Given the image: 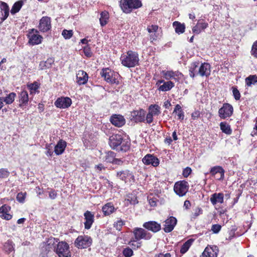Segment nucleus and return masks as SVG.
Segmentation results:
<instances>
[{
    "label": "nucleus",
    "mask_w": 257,
    "mask_h": 257,
    "mask_svg": "<svg viewBox=\"0 0 257 257\" xmlns=\"http://www.w3.org/2000/svg\"><path fill=\"white\" fill-rule=\"evenodd\" d=\"M123 140L122 136L120 134H113L110 137L109 139V144L110 147L113 149H116L123 152H126L130 149V144L127 142L125 144L122 141Z\"/></svg>",
    "instance_id": "1"
},
{
    "label": "nucleus",
    "mask_w": 257,
    "mask_h": 257,
    "mask_svg": "<svg viewBox=\"0 0 257 257\" xmlns=\"http://www.w3.org/2000/svg\"><path fill=\"white\" fill-rule=\"evenodd\" d=\"M120 59L122 65L128 68L136 66L139 61L138 54L132 51H128L126 54L121 55Z\"/></svg>",
    "instance_id": "2"
},
{
    "label": "nucleus",
    "mask_w": 257,
    "mask_h": 257,
    "mask_svg": "<svg viewBox=\"0 0 257 257\" xmlns=\"http://www.w3.org/2000/svg\"><path fill=\"white\" fill-rule=\"evenodd\" d=\"M119 6L126 14L131 13L134 9H137L142 6L141 0H120Z\"/></svg>",
    "instance_id": "3"
},
{
    "label": "nucleus",
    "mask_w": 257,
    "mask_h": 257,
    "mask_svg": "<svg viewBox=\"0 0 257 257\" xmlns=\"http://www.w3.org/2000/svg\"><path fill=\"white\" fill-rule=\"evenodd\" d=\"M101 76L105 81L111 84L117 85L119 83V75L118 73L115 72L108 68H103L101 72Z\"/></svg>",
    "instance_id": "4"
},
{
    "label": "nucleus",
    "mask_w": 257,
    "mask_h": 257,
    "mask_svg": "<svg viewBox=\"0 0 257 257\" xmlns=\"http://www.w3.org/2000/svg\"><path fill=\"white\" fill-rule=\"evenodd\" d=\"M54 252L58 257H71L69 244L65 241H59L54 247Z\"/></svg>",
    "instance_id": "5"
},
{
    "label": "nucleus",
    "mask_w": 257,
    "mask_h": 257,
    "mask_svg": "<svg viewBox=\"0 0 257 257\" xmlns=\"http://www.w3.org/2000/svg\"><path fill=\"white\" fill-rule=\"evenodd\" d=\"M92 238L86 235H79L74 241V245L79 249L86 248L91 245Z\"/></svg>",
    "instance_id": "6"
},
{
    "label": "nucleus",
    "mask_w": 257,
    "mask_h": 257,
    "mask_svg": "<svg viewBox=\"0 0 257 257\" xmlns=\"http://www.w3.org/2000/svg\"><path fill=\"white\" fill-rule=\"evenodd\" d=\"M189 188V185L188 182L182 180L179 181L175 183L174 191L179 197L185 196Z\"/></svg>",
    "instance_id": "7"
},
{
    "label": "nucleus",
    "mask_w": 257,
    "mask_h": 257,
    "mask_svg": "<svg viewBox=\"0 0 257 257\" xmlns=\"http://www.w3.org/2000/svg\"><path fill=\"white\" fill-rule=\"evenodd\" d=\"M39 33V31L34 29L29 30L27 35V37L29 38V44L34 46L39 45L42 43L43 38Z\"/></svg>",
    "instance_id": "8"
},
{
    "label": "nucleus",
    "mask_w": 257,
    "mask_h": 257,
    "mask_svg": "<svg viewBox=\"0 0 257 257\" xmlns=\"http://www.w3.org/2000/svg\"><path fill=\"white\" fill-rule=\"evenodd\" d=\"M134 237L141 241V239L149 240L152 237V234L145 229L136 227L133 229Z\"/></svg>",
    "instance_id": "9"
},
{
    "label": "nucleus",
    "mask_w": 257,
    "mask_h": 257,
    "mask_svg": "<svg viewBox=\"0 0 257 257\" xmlns=\"http://www.w3.org/2000/svg\"><path fill=\"white\" fill-rule=\"evenodd\" d=\"M233 112V106L229 103H224L218 110V115L221 119H226L230 117Z\"/></svg>",
    "instance_id": "10"
},
{
    "label": "nucleus",
    "mask_w": 257,
    "mask_h": 257,
    "mask_svg": "<svg viewBox=\"0 0 257 257\" xmlns=\"http://www.w3.org/2000/svg\"><path fill=\"white\" fill-rule=\"evenodd\" d=\"M116 176L120 180L126 182H134L135 181V177L133 173L128 170H123L117 171Z\"/></svg>",
    "instance_id": "11"
},
{
    "label": "nucleus",
    "mask_w": 257,
    "mask_h": 257,
    "mask_svg": "<svg viewBox=\"0 0 257 257\" xmlns=\"http://www.w3.org/2000/svg\"><path fill=\"white\" fill-rule=\"evenodd\" d=\"M146 111L143 109L135 110L131 112L130 118L136 123L145 121Z\"/></svg>",
    "instance_id": "12"
},
{
    "label": "nucleus",
    "mask_w": 257,
    "mask_h": 257,
    "mask_svg": "<svg viewBox=\"0 0 257 257\" xmlns=\"http://www.w3.org/2000/svg\"><path fill=\"white\" fill-rule=\"evenodd\" d=\"M38 29L41 32H47L51 29V18L47 16L43 17L40 20Z\"/></svg>",
    "instance_id": "13"
},
{
    "label": "nucleus",
    "mask_w": 257,
    "mask_h": 257,
    "mask_svg": "<svg viewBox=\"0 0 257 257\" xmlns=\"http://www.w3.org/2000/svg\"><path fill=\"white\" fill-rule=\"evenodd\" d=\"M162 74L166 80L174 79L176 81H179L183 77V74L178 71L172 70L162 71Z\"/></svg>",
    "instance_id": "14"
},
{
    "label": "nucleus",
    "mask_w": 257,
    "mask_h": 257,
    "mask_svg": "<svg viewBox=\"0 0 257 257\" xmlns=\"http://www.w3.org/2000/svg\"><path fill=\"white\" fill-rule=\"evenodd\" d=\"M142 162L145 165H152L153 167H157L160 164L159 159L153 154H147L142 159Z\"/></svg>",
    "instance_id": "15"
},
{
    "label": "nucleus",
    "mask_w": 257,
    "mask_h": 257,
    "mask_svg": "<svg viewBox=\"0 0 257 257\" xmlns=\"http://www.w3.org/2000/svg\"><path fill=\"white\" fill-rule=\"evenodd\" d=\"M71 104L72 100L68 97H61L58 98L54 103L56 107L62 109L68 108Z\"/></svg>",
    "instance_id": "16"
},
{
    "label": "nucleus",
    "mask_w": 257,
    "mask_h": 257,
    "mask_svg": "<svg viewBox=\"0 0 257 257\" xmlns=\"http://www.w3.org/2000/svg\"><path fill=\"white\" fill-rule=\"evenodd\" d=\"M143 226L148 230L156 233L161 229V225L155 221H149L145 222Z\"/></svg>",
    "instance_id": "17"
},
{
    "label": "nucleus",
    "mask_w": 257,
    "mask_h": 257,
    "mask_svg": "<svg viewBox=\"0 0 257 257\" xmlns=\"http://www.w3.org/2000/svg\"><path fill=\"white\" fill-rule=\"evenodd\" d=\"M177 222V219L173 216H170L165 221L164 231L166 233L171 232L174 228Z\"/></svg>",
    "instance_id": "18"
},
{
    "label": "nucleus",
    "mask_w": 257,
    "mask_h": 257,
    "mask_svg": "<svg viewBox=\"0 0 257 257\" xmlns=\"http://www.w3.org/2000/svg\"><path fill=\"white\" fill-rule=\"evenodd\" d=\"M156 85L158 86L159 91H167L174 86V84L171 81L165 82L164 80H159L156 83Z\"/></svg>",
    "instance_id": "19"
},
{
    "label": "nucleus",
    "mask_w": 257,
    "mask_h": 257,
    "mask_svg": "<svg viewBox=\"0 0 257 257\" xmlns=\"http://www.w3.org/2000/svg\"><path fill=\"white\" fill-rule=\"evenodd\" d=\"M218 252V249L216 246H208L205 248L201 257H217Z\"/></svg>",
    "instance_id": "20"
},
{
    "label": "nucleus",
    "mask_w": 257,
    "mask_h": 257,
    "mask_svg": "<svg viewBox=\"0 0 257 257\" xmlns=\"http://www.w3.org/2000/svg\"><path fill=\"white\" fill-rule=\"evenodd\" d=\"M208 26V23L204 19H200L198 21L196 25L193 27L192 32L195 34H199L202 31L207 28Z\"/></svg>",
    "instance_id": "21"
},
{
    "label": "nucleus",
    "mask_w": 257,
    "mask_h": 257,
    "mask_svg": "<svg viewBox=\"0 0 257 257\" xmlns=\"http://www.w3.org/2000/svg\"><path fill=\"white\" fill-rule=\"evenodd\" d=\"M110 121L112 124L117 127L122 126L125 122L123 116L119 114H114L111 116Z\"/></svg>",
    "instance_id": "22"
},
{
    "label": "nucleus",
    "mask_w": 257,
    "mask_h": 257,
    "mask_svg": "<svg viewBox=\"0 0 257 257\" xmlns=\"http://www.w3.org/2000/svg\"><path fill=\"white\" fill-rule=\"evenodd\" d=\"M84 219L85 221L84 222V227L86 229H89L91 228L92 224L94 222V216L90 211H87L84 214Z\"/></svg>",
    "instance_id": "23"
},
{
    "label": "nucleus",
    "mask_w": 257,
    "mask_h": 257,
    "mask_svg": "<svg viewBox=\"0 0 257 257\" xmlns=\"http://www.w3.org/2000/svg\"><path fill=\"white\" fill-rule=\"evenodd\" d=\"M210 68L211 67L209 63H201L198 71V73H199L198 75L206 77L209 76L211 72Z\"/></svg>",
    "instance_id": "24"
},
{
    "label": "nucleus",
    "mask_w": 257,
    "mask_h": 257,
    "mask_svg": "<svg viewBox=\"0 0 257 257\" xmlns=\"http://www.w3.org/2000/svg\"><path fill=\"white\" fill-rule=\"evenodd\" d=\"M67 146V143L66 141L61 139L60 140L56 145L54 147V153L57 155H60L62 154Z\"/></svg>",
    "instance_id": "25"
},
{
    "label": "nucleus",
    "mask_w": 257,
    "mask_h": 257,
    "mask_svg": "<svg viewBox=\"0 0 257 257\" xmlns=\"http://www.w3.org/2000/svg\"><path fill=\"white\" fill-rule=\"evenodd\" d=\"M224 170L223 168L219 166H216L212 167L210 170V174L212 176H215L217 174L220 175V176L217 178L219 180H222L224 177Z\"/></svg>",
    "instance_id": "26"
},
{
    "label": "nucleus",
    "mask_w": 257,
    "mask_h": 257,
    "mask_svg": "<svg viewBox=\"0 0 257 257\" xmlns=\"http://www.w3.org/2000/svg\"><path fill=\"white\" fill-rule=\"evenodd\" d=\"M19 106L23 107V106L27 105L29 101V95L28 93L26 90L22 91L19 94Z\"/></svg>",
    "instance_id": "27"
},
{
    "label": "nucleus",
    "mask_w": 257,
    "mask_h": 257,
    "mask_svg": "<svg viewBox=\"0 0 257 257\" xmlns=\"http://www.w3.org/2000/svg\"><path fill=\"white\" fill-rule=\"evenodd\" d=\"M11 208L7 205H4L0 207V217L3 219L9 220H10L12 215L9 213Z\"/></svg>",
    "instance_id": "28"
},
{
    "label": "nucleus",
    "mask_w": 257,
    "mask_h": 257,
    "mask_svg": "<svg viewBox=\"0 0 257 257\" xmlns=\"http://www.w3.org/2000/svg\"><path fill=\"white\" fill-rule=\"evenodd\" d=\"M77 82L79 85L85 84L88 81V75L86 72L83 70L78 71L77 75Z\"/></svg>",
    "instance_id": "29"
},
{
    "label": "nucleus",
    "mask_w": 257,
    "mask_h": 257,
    "mask_svg": "<svg viewBox=\"0 0 257 257\" xmlns=\"http://www.w3.org/2000/svg\"><path fill=\"white\" fill-rule=\"evenodd\" d=\"M1 10V16H0L1 22L5 21L9 16V8L5 2H2L0 6Z\"/></svg>",
    "instance_id": "30"
},
{
    "label": "nucleus",
    "mask_w": 257,
    "mask_h": 257,
    "mask_svg": "<svg viewBox=\"0 0 257 257\" xmlns=\"http://www.w3.org/2000/svg\"><path fill=\"white\" fill-rule=\"evenodd\" d=\"M200 64L198 61L192 62L189 67V73L190 77L194 78L195 76L198 75Z\"/></svg>",
    "instance_id": "31"
},
{
    "label": "nucleus",
    "mask_w": 257,
    "mask_h": 257,
    "mask_svg": "<svg viewBox=\"0 0 257 257\" xmlns=\"http://www.w3.org/2000/svg\"><path fill=\"white\" fill-rule=\"evenodd\" d=\"M223 193H214L210 197V201L213 205H215L217 203H222L223 202Z\"/></svg>",
    "instance_id": "32"
},
{
    "label": "nucleus",
    "mask_w": 257,
    "mask_h": 257,
    "mask_svg": "<svg viewBox=\"0 0 257 257\" xmlns=\"http://www.w3.org/2000/svg\"><path fill=\"white\" fill-rule=\"evenodd\" d=\"M102 210L105 216L109 215L114 211L115 208L112 203H107L102 207Z\"/></svg>",
    "instance_id": "33"
},
{
    "label": "nucleus",
    "mask_w": 257,
    "mask_h": 257,
    "mask_svg": "<svg viewBox=\"0 0 257 257\" xmlns=\"http://www.w3.org/2000/svg\"><path fill=\"white\" fill-rule=\"evenodd\" d=\"M148 111L154 116L159 115L161 113V107L158 104H151L149 106Z\"/></svg>",
    "instance_id": "34"
},
{
    "label": "nucleus",
    "mask_w": 257,
    "mask_h": 257,
    "mask_svg": "<svg viewBox=\"0 0 257 257\" xmlns=\"http://www.w3.org/2000/svg\"><path fill=\"white\" fill-rule=\"evenodd\" d=\"M173 113H175L177 115V119L180 121H182L184 119L185 117L184 112L180 105L178 104L176 105Z\"/></svg>",
    "instance_id": "35"
},
{
    "label": "nucleus",
    "mask_w": 257,
    "mask_h": 257,
    "mask_svg": "<svg viewBox=\"0 0 257 257\" xmlns=\"http://www.w3.org/2000/svg\"><path fill=\"white\" fill-rule=\"evenodd\" d=\"M173 26L175 28L176 33L180 34L184 32L185 26L184 24H181L179 22L175 21L173 23Z\"/></svg>",
    "instance_id": "36"
},
{
    "label": "nucleus",
    "mask_w": 257,
    "mask_h": 257,
    "mask_svg": "<svg viewBox=\"0 0 257 257\" xmlns=\"http://www.w3.org/2000/svg\"><path fill=\"white\" fill-rule=\"evenodd\" d=\"M194 241V239L190 238L188 239L185 243H184L180 249L181 253L184 254L186 253Z\"/></svg>",
    "instance_id": "37"
},
{
    "label": "nucleus",
    "mask_w": 257,
    "mask_h": 257,
    "mask_svg": "<svg viewBox=\"0 0 257 257\" xmlns=\"http://www.w3.org/2000/svg\"><path fill=\"white\" fill-rule=\"evenodd\" d=\"M16 94L15 92L9 93L6 97L1 98V100H3L7 104H12L15 100Z\"/></svg>",
    "instance_id": "38"
},
{
    "label": "nucleus",
    "mask_w": 257,
    "mask_h": 257,
    "mask_svg": "<svg viewBox=\"0 0 257 257\" xmlns=\"http://www.w3.org/2000/svg\"><path fill=\"white\" fill-rule=\"evenodd\" d=\"M220 129L222 132L227 135H230L232 130L230 126L226 122H221L220 123Z\"/></svg>",
    "instance_id": "39"
},
{
    "label": "nucleus",
    "mask_w": 257,
    "mask_h": 257,
    "mask_svg": "<svg viewBox=\"0 0 257 257\" xmlns=\"http://www.w3.org/2000/svg\"><path fill=\"white\" fill-rule=\"evenodd\" d=\"M128 244L133 248V249H137L141 247L142 241L137 240L135 238L133 237L128 242Z\"/></svg>",
    "instance_id": "40"
},
{
    "label": "nucleus",
    "mask_w": 257,
    "mask_h": 257,
    "mask_svg": "<svg viewBox=\"0 0 257 257\" xmlns=\"http://www.w3.org/2000/svg\"><path fill=\"white\" fill-rule=\"evenodd\" d=\"M108 18V13L107 12H102L100 14L99 21L100 24L102 27L105 26L107 24Z\"/></svg>",
    "instance_id": "41"
},
{
    "label": "nucleus",
    "mask_w": 257,
    "mask_h": 257,
    "mask_svg": "<svg viewBox=\"0 0 257 257\" xmlns=\"http://www.w3.org/2000/svg\"><path fill=\"white\" fill-rule=\"evenodd\" d=\"M245 80L246 85L250 86L257 82V76L256 75H250L246 78Z\"/></svg>",
    "instance_id": "42"
},
{
    "label": "nucleus",
    "mask_w": 257,
    "mask_h": 257,
    "mask_svg": "<svg viewBox=\"0 0 257 257\" xmlns=\"http://www.w3.org/2000/svg\"><path fill=\"white\" fill-rule=\"evenodd\" d=\"M115 157V154L112 151H109L106 153L105 160L108 163H113Z\"/></svg>",
    "instance_id": "43"
},
{
    "label": "nucleus",
    "mask_w": 257,
    "mask_h": 257,
    "mask_svg": "<svg viewBox=\"0 0 257 257\" xmlns=\"http://www.w3.org/2000/svg\"><path fill=\"white\" fill-rule=\"evenodd\" d=\"M54 146L52 144H46L45 146L46 152L45 154L48 157H52L54 152L53 150Z\"/></svg>",
    "instance_id": "44"
},
{
    "label": "nucleus",
    "mask_w": 257,
    "mask_h": 257,
    "mask_svg": "<svg viewBox=\"0 0 257 257\" xmlns=\"http://www.w3.org/2000/svg\"><path fill=\"white\" fill-rule=\"evenodd\" d=\"M5 250L10 253L14 250V244L12 241L8 240L4 245Z\"/></svg>",
    "instance_id": "45"
},
{
    "label": "nucleus",
    "mask_w": 257,
    "mask_h": 257,
    "mask_svg": "<svg viewBox=\"0 0 257 257\" xmlns=\"http://www.w3.org/2000/svg\"><path fill=\"white\" fill-rule=\"evenodd\" d=\"M148 201L151 207H155L157 205L158 199L157 197L149 196L148 197Z\"/></svg>",
    "instance_id": "46"
},
{
    "label": "nucleus",
    "mask_w": 257,
    "mask_h": 257,
    "mask_svg": "<svg viewBox=\"0 0 257 257\" xmlns=\"http://www.w3.org/2000/svg\"><path fill=\"white\" fill-rule=\"evenodd\" d=\"M22 4L21 2H16L13 5V6L11 9V13L12 14H15L18 13L20 10L21 8H22Z\"/></svg>",
    "instance_id": "47"
},
{
    "label": "nucleus",
    "mask_w": 257,
    "mask_h": 257,
    "mask_svg": "<svg viewBox=\"0 0 257 257\" xmlns=\"http://www.w3.org/2000/svg\"><path fill=\"white\" fill-rule=\"evenodd\" d=\"M27 87L30 89L31 93H35L36 91L39 87L38 83L37 82L28 84L27 85Z\"/></svg>",
    "instance_id": "48"
},
{
    "label": "nucleus",
    "mask_w": 257,
    "mask_h": 257,
    "mask_svg": "<svg viewBox=\"0 0 257 257\" xmlns=\"http://www.w3.org/2000/svg\"><path fill=\"white\" fill-rule=\"evenodd\" d=\"M73 34V32L72 30H67L65 29L63 30L62 32V35L65 39H70L72 37Z\"/></svg>",
    "instance_id": "49"
},
{
    "label": "nucleus",
    "mask_w": 257,
    "mask_h": 257,
    "mask_svg": "<svg viewBox=\"0 0 257 257\" xmlns=\"http://www.w3.org/2000/svg\"><path fill=\"white\" fill-rule=\"evenodd\" d=\"M27 193L26 192H21L17 195V200L20 203H24L25 200Z\"/></svg>",
    "instance_id": "50"
},
{
    "label": "nucleus",
    "mask_w": 257,
    "mask_h": 257,
    "mask_svg": "<svg viewBox=\"0 0 257 257\" xmlns=\"http://www.w3.org/2000/svg\"><path fill=\"white\" fill-rule=\"evenodd\" d=\"M133 253L132 249L128 247L124 248L122 251L123 255L125 257H131L133 255Z\"/></svg>",
    "instance_id": "51"
},
{
    "label": "nucleus",
    "mask_w": 257,
    "mask_h": 257,
    "mask_svg": "<svg viewBox=\"0 0 257 257\" xmlns=\"http://www.w3.org/2000/svg\"><path fill=\"white\" fill-rule=\"evenodd\" d=\"M10 175V172L7 169H0V178H6Z\"/></svg>",
    "instance_id": "52"
},
{
    "label": "nucleus",
    "mask_w": 257,
    "mask_h": 257,
    "mask_svg": "<svg viewBox=\"0 0 257 257\" xmlns=\"http://www.w3.org/2000/svg\"><path fill=\"white\" fill-rule=\"evenodd\" d=\"M158 29V26L156 25H152L147 27V31L149 33H157Z\"/></svg>",
    "instance_id": "53"
},
{
    "label": "nucleus",
    "mask_w": 257,
    "mask_h": 257,
    "mask_svg": "<svg viewBox=\"0 0 257 257\" xmlns=\"http://www.w3.org/2000/svg\"><path fill=\"white\" fill-rule=\"evenodd\" d=\"M83 52L84 55L87 57H90L92 55L90 47L88 45L83 48Z\"/></svg>",
    "instance_id": "54"
},
{
    "label": "nucleus",
    "mask_w": 257,
    "mask_h": 257,
    "mask_svg": "<svg viewBox=\"0 0 257 257\" xmlns=\"http://www.w3.org/2000/svg\"><path fill=\"white\" fill-rule=\"evenodd\" d=\"M251 54L257 58V41L253 43L251 50Z\"/></svg>",
    "instance_id": "55"
},
{
    "label": "nucleus",
    "mask_w": 257,
    "mask_h": 257,
    "mask_svg": "<svg viewBox=\"0 0 257 257\" xmlns=\"http://www.w3.org/2000/svg\"><path fill=\"white\" fill-rule=\"evenodd\" d=\"M154 116L148 111V113H146L145 121L146 122L150 124L153 121V117Z\"/></svg>",
    "instance_id": "56"
},
{
    "label": "nucleus",
    "mask_w": 257,
    "mask_h": 257,
    "mask_svg": "<svg viewBox=\"0 0 257 257\" xmlns=\"http://www.w3.org/2000/svg\"><path fill=\"white\" fill-rule=\"evenodd\" d=\"M221 226L218 224H213L211 227V231L214 233H218L221 230Z\"/></svg>",
    "instance_id": "57"
},
{
    "label": "nucleus",
    "mask_w": 257,
    "mask_h": 257,
    "mask_svg": "<svg viewBox=\"0 0 257 257\" xmlns=\"http://www.w3.org/2000/svg\"><path fill=\"white\" fill-rule=\"evenodd\" d=\"M232 93L233 95L235 98V100H238L240 98V94L238 90L235 88L233 87H232Z\"/></svg>",
    "instance_id": "58"
},
{
    "label": "nucleus",
    "mask_w": 257,
    "mask_h": 257,
    "mask_svg": "<svg viewBox=\"0 0 257 257\" xmlns=\"http://www.w3.org/2000/svg\"><path fill=\"white\" fill-rule=\"evenodd\" d=\"M203 213L202 209L200 207H197L194 210V212L193 213V218H196L199 215L202 214Z\"/></svg>",
    "instance_id": "59"
},
{
    "label": "nucleus",
    "mask_w": 257,
    "mask_h": 257,
    "mask_svg": "<svg viewBox=\"0 0 257 257\" xmlns=\"http://www.w3.org/2000/svg\"><path fill=\"white\" fill-rule=\"evenodd\" d=\"M200 112L198 110H195L191 113V119L193 120H196L200 116Z\"/></svg>",
    "instance_id": "60"
},
{
    "label": "nucleus",
    "mask_w": 257,
    "mask_h": 257,
    "mask_svg": "<svg viewBox=\"0 0 257 257\" xmlns=\"http://www.w3.org/2000/svg\"><path fill=\"white\" fill-rule=\"evenodd\" d=\"M123 225V222L122 220H118L114 224V226L118 230H120L122 226Z\"/></svg>",
    "instance_id": "61"
},
{
    "label": "nucleus",
    "mask_w": 257,
    "mask_h": 257,
    "mask_svg": "<svg viewBox=\"0 0 257 257\" xmlns=\"http://www.w3.org/2000/svg\"><path fill=\"white\" fill-rule=\"evenodd\" d=\"M191 172V169L190 167H186L183 170L182 175L184 177L187 178L189 176Z\"/></svg>",
    "instance_id": "62"
},
{
    "label": "nucleus",
    "mask_w": 257,
    "mask_h": 257,
    "mask_svg": "<svg viewBox=\"0 0 257 257\" xmlns=\"http://www.w3.org/2000/svg\"><path fill=\"white\" fill-rule=\"evenodd\" d=\"M57 196V193L56 191L54 189H51L50 191H49V197L51 199H55Z\"/></svg>",
    "instance_id": "63"
},
{
    "label": "nucleus",
    "mask_w": 257,
    "mask_h": 257,
    "mask_svg": "<svg viewBox=\"0 0 257 257\" xmlns=\"http://www.w3.org/2000/svg\"><path fill=\"white\" fill-rule=\"evenodd\" d=\"M127 200L129 201L130 203L132 204H136L138 202L137 201V197L135 196H132L131 197L128 196Z\"/></svg>",
    "instance_id": "64"
}]
</instances>
